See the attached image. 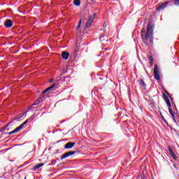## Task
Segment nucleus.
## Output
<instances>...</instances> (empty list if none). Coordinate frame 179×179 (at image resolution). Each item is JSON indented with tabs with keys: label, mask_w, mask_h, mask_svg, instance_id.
I'll return each instance as SVG.
<instances>
[{
	"label": "nucleus",
	"mask_w": 179,
	"mask_h": 179,
	"mask_svg": "<svg viewBox=\"0 0 179 179\" xmlns=\"http://www.w3.org/2000/svg\"><path fill=\"white\" fill-rule=\"evenodd\" d=\"M153 27L148 24L147 27V32L145 31V28L141 30V38L144 44L148 45V40L150 38V42L153 43Z\"/></svg>",
	"instance_id": "nucleus-1"
},
{
	"label": "nucleus",
	"mask_w": 179,
	"mask_h": 179,
	"mask_svg": "<svg viewBox=\"0 0 179 179\" xmlns=\"http://www.w3.org/2000/svg\"><path fill=\"white\" fill-rule=\"evenodd\" d=\"M154 78L156 80H160V69L157 64L155 65L154 68Z\"/></svg>",
	"instance_id": "nucleus-2"
},
{
	"label": "nucleus",
	"mask_w": 179,
	"mask_h": 179,
	"mask_svg": "<svg viewBox=\"0 0 179 179\" xmlns=\"http://www.w3.org/2000/svg\"><path fill=\"white\" fill-rule=\"evenodd\" d=\"M169 3H170V1H165L164 3L159 4L157 7V10H163V9H164L167 7V5H169Z\"/></svg>",
	"instance_id": "nucleus-3"
},
{
	"label": "nucleus",
	"mask_w": 179,
	"mask_h": 179,
	"mask_svg": "<svg viewBox=\"0 0 179 179\" xmlns=\"http://www.w3.org/2000/svg\"><path fill=\"white\" fill-rule=\"evenodd\" d=\"M78 151H70L68 152H66L64 155H63L61 157V160H64V159H66V157H69V156H73V155H75Z\"/></svg>",
	"instance_id": "nucleus-4"
},
{
	"label": "nucleus",
	"mask_w": 179,
	"mask_h": 179,
	"mask_svg": "<svg viewBox=\"0 0 179 179\" xmlns=\"http://www.w3.org/2000/svg\"><path fill=\"white\" fill-rule=\"evenodd\" d=\"M4 26L7 29H10V27H12V26H13V21H12V20H6L4 22Z\"/></svg>",
	"instance_id": "nucleus-5"
},
{
	"label": "nucleus",
	"mask_w": 179,
	"mask_h": 179,
	"mask_svg": "<svg viewBox=\"0 0 179 179\" xmlns=\"http://www.w3.org/2000/svg\"><path fill=\"white\" fill-rule=\"evenodd\" d=\"M34 117V115H31L29 119L25 120L24 122L21 124L18 127H20V129H22V128H23L24 127V125H26V124H27V122H31V121H33Z\"/></svg>",
	"instance_id": "nucleus-6"
},
{
	"label": "nucleus",
	"mask_w": 179,
	"mask_h": 179,
	"mask_svg": "<svg viewBox=\"0 0 179 179\" xmlns=\"http://www.w3.org/2000/svg\"><path fill=\"white\" fill-rule=\"evenodd\" d=\"M168 150L171 156V157L173 159V160H177V155L174 153V151H173V149H171V146L168 147Z\"/></svg>",
	"instance_id": "nucleus-7"
},
{
	"label": "nucleus",
	"mask_w": 179,
	"mask_h": 179,
	"mask_svg": "<svg viewBox=\"0 0 179 179\" xmlns=\"http://www.w3.org/2000/svg\"><path fill=\"white\" fill-rule=\"evenodd\" d=\"M75 146V143L73 142H69L64 145L65 149H72Z\"/></svg>",
	"instance_id": "nucleus-8"
},
{
	"label": "nucleus",
	"mask_w": 179,
	"mask_h": 179,
	"mask_svg": "<svg viewBox=\"0 0 179 179\" xmlns=\"http://www.w3.org/2000/svg\"><path fill=\"white\" fill-rule=\"evenodd\" d=\"M63 59H68L69 58V53L67 52H63L62 54Z\"/></svg>",
	"instance_id": "nucleus-9"
},
{
	"label": "nucleus",
	"mask_w": 179,
	"mask_h": 179,
	"mask_svg": "<svg viewBox=\"0 0 179 179\" xmlns=\"http://www.w3.org/2000/svg\"><path fill=\"white\" fill-rule=\"evenodd\" d=\"M20 127H18L16 129H15L14 130H13L12 131H10L8 133V135H13V134H16V132H19V131H20Z\"/></svg>",
	"instance_id": "nucleus-10"
},
{
	"label": "nucleus",
	"mask_w": 179,
	"mask_h": 179,
	"mask_svg": "<svg viewBox=\"0 0 179 179\" xmlns=\"http://www.w3.org/2000/svg\"><path fill=\"white\" fill-rule=\"evenodd\" d=\"M169 114L171 115L173 121L176 122V117H175V115H174V112L173 111V109H171V108H169Z\"/></svg>",
	"instance_id": "nucleus-11"
},
{
	"label": "nucleus",
	"mask_w": 179,
	"mask_h": 179,
	"mask_svg": "<svg viewBox=\"0 0 179 179\" xmlns=\"http://www.w3.org/2000/svg\"><path fill=\"white\" fill-rule=\"evenodd\" d=\"M164 100L168 106L169 108L171 107V103L170 102V99H169V97L164 96Z\"/></svg>",
	"instance_id": "nucleus-12"
},
{
	"label": "nucleus",
	"mask_w": 179,
	"mask_h": 179,
	"mask_svg": "<svg viewBox=\"0 0 179 179\" xmlns=\"http://www.w3.org/2000/svg\"><path fill=\"white\" fill-rule=\"evenodd\" d=\"M92 23H93V20L88 18V21L87 22V24H86V27H87V29H89V27H90L92 26Z\"/></svg>",
	"instance_id": "nucleus-13"
},
{
	"label": "nucleus",
	"mask_w": 179,
	"mask_h": 179,
	"mask_svg": "<svg viewBox=\"0 0 179 179\" xmlns=\"http://www.w3.org/2000/svg\"><path fill=\"white\" fill-rule=\"evenodd\" d=\"M43 166H44V163L38 164L34 167V169L37 170L40 169V167H43Z\"/></svg>",
	"instance_id": "nucleus-14"
},
{
	"label": "nucleus",
	"mask_w": 179,
	"mask_h": 179,
	"mask_svg": "<svg viewBox=\"0 0 179 179\" xmlns=\"http://www.w3.org/2000/svg\"><path fill=\"white\" fill-rule=\"evenodd\" d=\"M39 101H35L29 108V110H31L33 108V106H38Z\"/></svg>",
	"instance_id": "nucleus-15"
},
{
	"label": "nucleus",
	"mask_w": 179,
	"mask_h": 179,
	"mask_svg": "<svg viewBox=\"0 0 179 179\" xmlns=\"http://www.w3.org/2000/svg\"><path fill=\"white\" fill-rule=\"evenodd\" d=\"M74 5L76 6H80V0H74Z\"/></svg>",
	"instance_id": "nucleus-16"
},
{
	"label": "nucleus",
	"mask_w": 179,
	"mask_h": 179,
	"mask_svg": "<svg viewBox=\"0 0 179 179\" xmlns=\"http://www.w3.org/2000/svg\"><path fill=\"white\" fill-rule=\"evenodd\" d=\"M140 85H141L143 87H144V89L146 87V84L145 83V81H143V80H141L140 81Z\"/></svg>",
	"instance_id": "nucleus-17"
},
{
	"label": "nucleus",
	"mask_w": 179,
	"mask_h": 179,
	"mask_svg": "<svg viewBox=\"0 0 179 179\" xmlns=\"http://www.w3.org/2000/svg\"><path fill=\"white\" fill-rule=\"evenodd\" d=\"M95 18H96V13L92 14V15H90V17H89V19H90V20H92V21H93V20L95 19Z\"/></svg>",
	"instance_id": "nucleus-18"
},
{
	"label": "nucleus",
	"mask_w": 179,
	"mask_h": 179,
	"mask_svg": "<svg viewBox=\"0 0 179 179\" xmlns=\"http://www.w3.org/2000/svg\"><path fill=\"white\" fill-rule=\"evenodd\" d=\"M48 91H49V89H48V88H47V89H45V90H43V91L42 92L41 96H42V97H44V94H45V93H47V92H48Z\"/></svg>",
	"instance_id": "nucleus-19"
},
{
	"label": "nucleus",
	"mask_w": 179,
	"mask_h": 179,
	"mask_svg": "<svg viewBox=\"0 0 179 179\" xmlns=\"http://www.w3.org/2000/svg\"><path fill=\"white\" fill-rule=\"evenodd\" d=\"M173 3L176 6H179V0H173Z\"/></svg>",
	"instance_id": "nucleus-20"
},
{
	"label": "nucleus",
	"mask_w": 179,
	"mask_h": 179,
	"mask_svg": "<svg viewBox=\"0 0 179 179\" xmlns=\"http://www.w3.org/2000/svg\"><path fill=\"white\" fill-rule=\"evenodd\" d=\"M82 24V20L80 19L78 24L77 26V29H80V25Z\"/></svg>",
	"instance_id": "nucleus-21"
},
{
	"label": "nucleus",
	"mask_w": 179,
	"mask_h": 179,
	"mask_svg": "<svg viewBox=\"0 0 179 179\" xmlns=\"http://www.w3.org/2000/svg\"><path fill=\"white\" fill-rule=\"evenodd\" d=\"M55 86H57V85L53 84L50 87H48V89H49V90H51V89H54V87H55Z\"/></svg>",
	"instance_id": "nucleus-22"
},
{
	"label": "nucleus",
	"mask_w": 179,
	"mask_h": 179,
	"mask_svg": "<svg viewBox=\"0 0 179 179\" xmlns=\"http://www.w3.org/2000/svg\"><path fill=\"white\" fill-rule=\"evenodd\" d=\"M55 86H57V85L53 84L50 87H48V89H49V90H51V89H54V87H55Z\"/></svg>",
	"instance_id": "nucleus-23"
},
{
	"label": "nucleus",
	"mask_w": 179,
	"mask_h": 179,
	"mask_svg": "<svg viewBox=\"0 0 179 179\" xmlns=\"http://www.w3.org/2000/svg\"><path fill=\"white\" fill-rule=\"evenodd\" d=\"M148 60L150 61V64H152V62H153V58H152V57L150 56V57H148Z\"/></svg>",
	"instance_id": "nucleus-24"
},
{
	"label": "nucleus",
	"mask_w": 179,
	"mask_h": 179,
	"mask_svg": "<svg viewBox=\"0 0 179 179\" xmlns=\"http://www.w3.org/2000/svg\"><path fill=\"white\" fill-rule=\"evenodd\" d=\"M8 127H9V123H8L5 127H3V131H5V129H6Z\"/></svg>",
	"instance_id": "nucleus-25"
},
{
	"label": "nucleus",
	"mask_w": 179,
	"mask_h": 179,
	"mask_svg": "<svg viewBox=\"0 0 179 179\" xmlns=\"http://www.w3.org/2000/svg\"><path fill=\"white\" fill-rule=\"evenodd\" d=\"M55 163H57V161H56V160H55V159L52 160V164H55Z\"/></svg>",
	"instance_id": "nucleus-26"
},
{
	"label": "nucleus",
	"mask_w": 179,
	"mask_h": 179,
	"mask_svg": "<svg viewBox=\"0 0 179 179\" xmlns=\"http://www.w3.org/2000/svg\"><path fill=\"white\" fill-rule=\"evenodd\" d=\"M9 125H10V124H13V120H11L10 122H8Z\"/></svg>",
	"instance_id": "nucleus-27"
},
{
	"label": "nucleus",
	"mask_w": 179,
	"mask_h": 179,
	"mask_svg": "<svg viewBox=\"0 0 179 179\" xmlns=\"http://www.w3.org/2000/svg\"><path fill=\"white\" fill-rule=\"evenodd\" d=\"M27 113H29V110L25 111V112L23 113V115H24V114H27Z\"/></svg>",
	"instance_id": "nucleus-28"
},
{
	"label": "nucleus",
	"mask_w": 179,
	"mask_h": 179,
	"mask_svg": "<svg viewBox=\"0 0 179 179\" xmlns=\"http://www.w3.org/2000/svg\"><path fill=\"white\" fill-rule=\"evenodd\" d=\"M53 80H54L51 79V80H50V82H52Z\"/></svg>",
	"instance_id": "nucleus-29"
},
{
	"label": "nucleus",
	"mask_w": 179,
	"mask_h": 179,
	"mask_svg": "<svg viewBox=\"0 0 179 179\" xmlns=\"http://www.w3.org/2000/svg\"><path fill=\"white\" fill-rule=\"evenodd\" d=\"M141 110H142V106H140Z\"/></svg>",
	"instance_id": "nucleus-30"
},
{
	"label": "nucleus",
	"mask_w": 179,
	"mask_h": 179,
	"mask_svg": "<svg viewBox=\"0 0 179 179\" xmlns=\"http://www.w3.org/2000/svg\"><path fill=\"white\" fill-rule=\"evenodd\" d=\"M100 40H103V38H100Z\"/></svg>",
	"instance_id": "nucleus-31"
},
{
	"label": "nucleus",
	"mask_w": 179,
	"mask_h": 179,
	"mask_svg": "<svg viewBox=\"0 0 179 179\" xmlns=\"http://www.w3.org/2000/svg\"><path fill=\"white\" fill-rule=\"evenodd\" d=\"M16 120H17V119H14L15 121H16Z\"/></svg>",
	"instance_id": "nucleus-32"
}]
</instances>
